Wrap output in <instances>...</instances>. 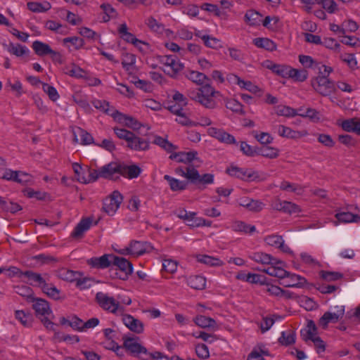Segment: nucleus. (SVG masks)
I'll use <instances>...</instances> for the list:
<instances>
[{
  "label": "nucleus",
  "instance_id": "c756f323",
  "mask_svg": "<svg viewBox=\"0 0 360 360\" xmlns=\"http://www.w3.org/2000/svg\"><path fill=\"white\" fill-rule=\"evenodd\" d=\"M41 289L44 293L54 300H60L62 298L60 290L51 283L46 281Z\"/></svg>",
  "mask_w": 360,
  "mask_h": 360
},
{
  "label": "nucleus",
  "instance_id": "f3484780",
  "mask_svg": "<svg viewBox=\"0 0 360 360\" xmlns=\"http://www.w3.org/2000/svg\"><path fill=\"white\" fill-rule=\"evenodd\" d=\"M100 169L101 178L115 180L117 176L115 177V175L120 174V163L112 162L100 167Z\"/></svg>",
  "mask_w": 360,
  "mask_h": 360
},
{
  "label": "nucleus",
  "instance_id": "c85d7f7f",
  "mask_svg": "<svg viewBox=\"0 0 360 360\" xmlns=\"http://www.w3.org/2000/svg\"><path fill=\"white\" fill-rule=\"evenodd\" d=\"M23 276L29 279L30 285H37L39 288H41L46 281V279L40 274L34 272L32 271H24Z\"/></svg>",
  "mask_w": 360,
  "mask_h": 360
},
{
  "label": "nucleus",
  "instance_id": "4468645a",
  "mask_svg": "<svg viewBox=\"0 0 360 360\" xmlns=\"http://www.w3.org/2000/svg\"><path fill=\"white\" fill-rule=\"evenodd\" d=\"M306 283L307 280L304 277L288 271V275L280 282V284L285 288H302Z\"/></svg>",
  "mask_w": 360,
  "mask_h": 360
},
{
  "label": "nucleus",
  "instance_id": "5701e85b",
  "mask_svg": "<svg viewBox=\"0 0 360 360\" xmlns=\"http://www.w3.org/2000/svg\"><path fill=\"white\" fill-rule=\"evenodd\" d=\"M317 330L314 321L308 320L306 327L300 330V335L304 341L307 342L311 339L318 337Z\"/></svg>",
  "mask_w": 360,
  "mask_h": 360
},
{
  "label": "nucleus",
  "instance_id": "052dcab7",
  "mask_svg": "<svg viewBox=\"0 0 360 360\" xmlns=\"http://www.w3.org/2000/svg\"><path fill=\"white\" fill-rule=\"evenodd\" d=\"M320 276L323 280L327 281H338L342 278V274L336 271H321Z\"/></svg>",
  "mask_w": 360,
  "mask_h": 360
},
{
  "label": "nucleus",
  "instance_id": "79ce46f5",
  "mask_svg": "<svg viewBox=\"0 0 360 360\" xmlns=\"http://www.w3.org/2000/svg\"><path fill=\"white\" fill-rule=\"evenodd\" d=\"M184 74L186 77L199 85L202 84L205 80L207 79L205 74L194 70H188Z\"/></svg>",
  "mask_w": 360,
  "mask_h": 360
},
{
  "label": "nucleus",
  "instance_id": "0eeeda50",
  "mask_svg": "<svg viewBox=\"0 0 360 360\" xmlns=\"http://www.w3.org/2000/svg\"><path fill=\"white\" fill-rule=\"evenodd\" d=\"M124 345L127 350L136 355L142 354L152 359H158L164 357L163 354L160 352L148 353L147 349L138 343L134 338L126 339L124 342Z\"/></svg>",
  "mask_w": 360,
  "mask_h": 360
},
{
  "label": "nucleus",
  "instance_id": "9b49d317",
  "mask_svg": "<svg viewBox=\"0 0 360 360\" xmlns=\"http://www.w3.org/2000/svg\"><path fill=\"white\" fill-rule=\"evenodd\" d=\"M34 301H30V302L33 303L32 308L35 311L37 317L41 319V317L49 316L52 314L49 303L46 300L36 297H34Z\"/></svg>",
  "mask_w": 360,
  "mask_h": 360
},
{
  "label": "nucleus",
  "instance_id": "473e14b6",
  "mask_svg": "<svg viewBox=\"0 0 360 360\" xmlns=\"http://www.w3.org/2000/svg\"><path fill=\"white\" fill-rule=\"evenodd\" d=\"M341 127L343 130L347 132H354L358 135H360V122L356 119L352 118L344 120Z\"/></svg>",
  "mask_w": 360,
  "mask_h": 360
},
{
  "label": "nucleus",
  "instance_id": "a878e982",
  "mask_svg": "<svg viewBox=\"0 0 360 360\" xmlns=\"http://www.w3.org/2000/svg\"><path fill=\"white\" fill-rule=\"evenodd\" d=\"M91 223L92 220L90 218L82 219L74 229L71 236L75 238H82L84 233L90 229Z\"/></svg>",
  "mask_w": 360,
  "mask_h": 360
},
{
  "label": "nucleus",
  "instance_id": "58836bf2",
  "mask_svg": "<svg viewBox=\"0 0 360 360\" xmlns=\"http://www.w3.org/2000/svg\"><path fill=\"white\" fill-rule=\"evenodd\" d=\"M233 231L236 232H243L245 233H252L256 231L255 226L247 224L241 221H236L231 225Z\"/></svg>",
  "mask_w": 360,
  "mask_h": 360
},
{
  "label": "nucleus",
  "instance_id": "c03bdc74",
  "mask_svg": "<svg viewBox=\"0 0 360 360\" xmlns=\"http://www.w3.org/2000/svg\"><path fill=\"white\" fill-rule=\"evenodd\" d=\"M15 316L24 326L30 327L32 326L33 318L30 313H26L23 310H17L15 312Z\"/></svg>",
  "mask_w": 360,
  "mask_h": 360
},
{
  "label": "nucleus",
  "instance_id": "a211bd4d",
  "mask_svg": "<svg viewBox=\"0 0 360 360\" xmlns=\"http://www.w3.org/2000/svg\"><path fill=\"white\" fill-rule=\"evenodd\" d=\"M111 116L117 121L123 122L126 127L131 128L134 130L140 129L141 126V124L134 117L127 116L115 110L113 111V113L111 114Z\"/></svg>",
  "mask_w": 360,
  "mask_h": 360
},
{
  "label": "nucleus",
  "instance_id": "13d9d810",
  "mask_svg": "<svg viewBox=\"0 0 360 360\" xmlns=\"http://www.w3.org/2000/svg\"><path fill=\"white\" fill-rule=\"evenodd\" d=\"M146 24L152 31L160 34L162 33L165 30L164 25L162 23L158 22L153 17H150L147 19Z\"/></svg>",
  "mask_w": 360,
  "mask_h": 360
},
{
  "label": "nucleus",
  "instance_id": "6e6d98bb",
  "mask_svg": "<svg viewBox=\"0 0 360 360\" xmlns=\"http://www.w3.org/2000/svg\"><path fill=\"white\" fill-rule=\"evenodd\" d=\"M257 155H260L265 158L274 159L278 156V150L272 147H263L257 150Z\"/></svg>",
  "mask_w": 360,
  "mask_h": 360
},
{
  "label": "nucleus",
  "instance_id": "aec40b11",
  "mask_svg": "<svg viewBox=\"0 0 360 360\" xmlns=\"http://www.w3.org/2000/svg\"><path fill=\"white\" fill-rule=\"evenodd\" d=\"M124 324L132 332L140 334L143 331V323L129 314H123Z\"/></svg>",
  "mask_w": 360,
  "mask_h": 360
},
{
  "label": "nucleus",
  "instance_id": "69168bd1",
  "mask_svg": "<svg viewBox=\"0 0 360 360\" xmlns=\"http://www.w3.org/2000/svg\"><path fill=\"white\" fill-rule=\"evenodd\" d=\"M240 150L244 155L250 157H253L257 153V150L255 148L244 141L240 142Z\"/></svg>",
  "mask_w": 360,
  "mask_h": 360
},
{
  "label": "nucleus",
  "instance_id": "680f3d73",
  "mask_svg": "<svg viewBox=\"0 0 360 360\" xmlns=\"http://www.w3.org/2000/svg\"><path fill=\"white\" fill-rule=\"evenodd\" d=\"M299 61L305 68L314 69L316 66H319V62L315 61L312 57L309 56L300 55L299 56Z\"/></svg>",
  "mask_w": 360,
  "mask_h": 360
},
{
  "label": "nucleus",
  "instance_id": "37998d69",
  "mask_svg": "<svg viewBox=\"0 0 360 360\" xmlns=\"http://www.w3.org/2000/svg\"><path fill=\"white\" fill-rule=\"evenodd\" d=\"M335 217L338 221L341 223L356 222L358 219H360L359 215L354 214L349 212H337Z\"/></svg>",
  "mask_w": 360,
  "mask_h": 360
},
{
  "label": "nucleus",
  "instance_id": "7c9ffc66",
  "mask_svg": "<svg viewBox=\"0 0 360 360\" xmlns=\"http://www.w3.org/2000/svg\"><path fill=\"white\" fill-rule=\"evenodd\" d=\"M187 284L195 290H203L206 286V278L202 276H191L187 278Z\"/></svg>",
  "mask_w": 360,
  "mask_h": 360
},
{
  "label": "nucleus",
  "instance_id": "9d476101",
  "mask_svg": "<svg viewBox=\"0 0 360 360\" xmlns=\"http://www.w3.org/2000/svg\"><path fill=\"white\" fill-rule=\"evenodd\" d=\"M151 249L152 246L148 242L132 240L125 250L129 255L139 256L148 252Z\"/></svg>",
  "mask_w": 360,
  "mask_h": 360
},
{
  "label": "nucleus",
  "instance_id": "4d7b16f0",
  "mask_svg": "<svg viewBox=\"0 0 360 360\" xmlns=\"http://www.w3.org/2000/svg\"><path fill=\"white\" fill-rule=\"evenodd\" d=\"M42 89L52 101H56L59 98V94L54 86L47 83H42Z\"/></svg>",
  "mask_w": 360,
  "mask_h": 360
},
{
  "label": "nucleus",
  "instance_id": "bb28decb",
  "mask_svg": "<svg viewBox=\"0 0 360 360\" xmlns=\"http://www.w3.org/2000/svg\"><path fill=\"white\" fill-rule=\"evenodd\" d=\"M3 46L8 52L17 57H21L30 53V50L27 47L20 44H13L10 42L8 44H4Z\"/></svg>",
  "mask_w": 360,
  "mask_h": 360
},
{
  "label": "nucleus",
  "instance_id": "3c124183",
  "mask_svg": "<svg viewBox=\"0 0 360 360\" xmlns=\"http://www.w3.org/2000/svg\"><path fill=\"white\" fill-rule=\"evenodd\" d=\"M295 341V334L292 330L283 331L280 338H278V342L285 346L290 345L294 343Z\"/></svg>",
  "mask_w": 360,
  "mask_h": 360
},
{
  "label": "nucleus",
  "instance_id": "7ed1b4c3",
  "mask_svg": "<svg viewBox=\"0 0 360 360\" xmlns=\"http://www.w3.org/2000/svg\"><path fill=\"white\" fill-rule=\"evenodd\" d=\"M96 302L104 311L113 314H122L124 308L120 304V300L103 292H98L95 297Z\"/></svg>",
  "mask_w": 360,
  "mask_h": 360
},
{
  "label": "nucleus",
  "instance_id": "20e7f679",
  "mask_svg": "<svg viewBox=\"0 0 360 360\" xmlns=\"http://www.w3.org/2000/svg\"><path fill=\"white\" fill-rule=\"evenodd\" d=\"M158 60L163 65L164 72L172 77H175L184 68L176 56H160Z\"/></svg>",
  "mask_w": 360,
  "mask_h": 360
},
{
  "label": "nucleus",
  "instance_id": "412c9836",
  "mask_svg": "<svg viewBox=\"0 0 360 360\" xmlns=\"http://www.w3.org/2000/svg\"><path fill=\"white\" fill-rule=\"evenodd\" d=\"M278 133L281 136L292 139H297L308 134L306 130L295 131L284 125L278 126Z\"/></svg>",
  "mask_w": 360,
  "mask_h": 360
},
{
  "label": "nucleus",
  "instance_id": "393cba45",
  "mask_svg": "<svg viewBox=\"0 0 360 360\" xmlns=\"http://www.w3.org/2000/svg\"><path fill=\"white\" fill-rule=\"evenodd\" d=\"M198 153L195 150L189 152H179L170 155L169 158L177 162L190 163L197 158Z\"/></svg>",
  "mask_w": 360,
  "mask_h": 360
},
{
  "label": "nucleus",
  "instance_id": "603ef678",
  "mask_svg": "<svg viewBox=\"0 0 360 360\" xmlns=\"http://www.w3.org/2000/svg\"><path fill=\"white\" fill-rule=\"evenodd\" d=\"M153 143L159 146L168 153L172 152L174 150L176 149V146H175L172 143L169 142L167 139H163L161 136H155Z\"/></svg>",
  "mask_w": 360,
  "mask_h": 360
},
{
  "label": "nucleus",
  "instance_id": "bf43d9fd",
  "mask_svg": "<svg viewBox=\"0 0 360 360\" xmlns=\"http://www.w3.org/2000/svg\"><path fill=\"white\" fill-rule=\"evenodd\" d=\"M226 107L234 112L241 115L245 114V112L243 110V105L235 99L229 100L226 103Z\"/></svg>",
  "mask_w": 360,
  "mask_h": 360
},
{
  "label": "nucleus",
  "instance_id": "6e6552de",
  "mask_svg": "<svg viewBox=\"0 0 360 360\" xmlns=\"http://www.w3.org/2000/svg\"><path fill=\"white\" fill-rule=\"evenodd\" d=\"M123 200L122 195L118 191H114L103 200V210L108 215H113Z\"/></svg>",
  "mask_w": 360,
  "mask_h": 360
},
{
  "label": "nucleus",
  "instance_id": "f257e3e1",
  "mask_svg": "<svg viewBox=\"0 0 360 360\" xmlns=\"http://www.w3.org/2000/svg\"><path fill=\"white\" fill-rule=\"evenodd\" d=\"M221 94L209 84L202 85L200 88L188 90V96L207 109H214L217 106L216 98Z\"/></svg>",
  "mask_w": 360,
  "mask_h": 360
},
{
  "label": "nucleus",
  "instance_id": "49530a36",
  "mask_svg": "<svg viewBox=\"0 0 360 360\" xmlns=\"http://www.w3.org/2000/svg\"><path fill=\"white\" fill-rule=\"evenodd\" d=\"M15 292L18 295L26 298L27 302L34 301L32 289L27 285H18L15 287Z\"/></svg>",
  "mask_w": 360,
  "mask_h": 360
},
{
  "label": "nucleus",
  "instance_id": "8fccbe9b",
  "mask_svg": "<svg viewBox=\"0 0 360 360\" xmlns=\"http://www.w3.org/2000/svg\"><path fill=\"white\" fill-rule=\"evenodd\" d=\"M75 134H77L79 136L80 143L83 145H89L94 143L93 136L86 131L82 129L80 127L77 128V131L75 132ZM75 139L77 141V135H75Z\"/></svg>",
  "mask_w": 360,
  "mask_h": 360
},
{
  "label": "nucleus",
  "instance_id": "f03ea898",
  "mask_svg": "<svg viewBox=\"0 0 360 360\" xmlns=\"http://www.w3.org/2000/svg\"><path fill=\"white\" fill-rule=\"evenodd\" d=\"M176 174L186 178L191 184L196 185L198 188L214 183V176L212 174H204L200 175L198 171L193 166L185 168L179 167L175 169Z\"/></svg>",
  "mask_w": 360,
  "mask_h": 360
},
{
  "label": "nucleus",
  "instance_id": "f704fd0d",
  "mask_svg": "<svg viewBox=\"0 0 360 360\" xmlns=\"http://www.w3.org/2000/svg\"><path fill=\"white\" fill-rule=\"evenodd\" d=\"M195 323L203 328H216L217 323L214 319L207 317L203 315H198L194 319Z\"/></svg>",
  "mask_w": 360,
  "mask_h": 360
},
{
  "label": "nucleus",
  "instance_id": "4c0bfd02",
  "mask_svg": "<svg viewBox=\"0 0 360 360\" xmlns=\"http://www.w3.org/2000/svg\"><path fill=\"white\" fill-rule=\"evenodd\" d=\"M339 321L338 314L335 315L333 312L326 311L320 318L319 321V325L323 329L328 328L330 323H337Z\"/></svg>",
  "mask_w": 360,
  "mask_h": 360
},
{
  "label": "nucleus",
  "instance_id": "39448f33",
  "mask_svg": "<svg viewBox=\"0 0 360 360\" xmlns=\"http://www.w3.org/2000/svg\"><path fill=\"white\" fill-rule=\"evenodd\" d=\"M311 84L312 88L323 96H328L335 90L334 82L325 77L313 78Z\"/></svg>",
  "mask_w": 360,
  "mask_h": 360
},
{
  "label": "nucleus",
  "instance_id": "ea45409f",
  "mask_svg": "<svg viewBox=\"0 0 360 360\" xmlns=\"http://www.w3.org/2000/svg\"><path fill=\"white\" fill-rule=\"evenodd\" d=\"M75 285L79 290H86L90 288L94 284V280L90 277L83 276V274L79 271V276H77Z\"/></svg>",
  "mask_w": 360,
  "mask_h": 360
},
{
  "label": "nucleus",
  "instance_id": "cd10ccee",
  "mask_svg": "<svg viewBox=\"0 0 360 360\" xmlns=\"http://www.w3.org/2000/svg\"><path fill=\"white\" fill-rule=\"evenodd\" d=\"M253 44L257 48L265 49L268 51H274L276 49V44L269 38L258 37L253 39Z\"/></svg>",
  "mask_w": 360,
  "mask_h": 360
},
{
  "label": "nucleus",
  "instance_id": "09e8293b",
  "mask_svg": "<svg viewBox=\"0 0 360 360\" xmlns=\"http://www.w3.org/2000/svg\"><path fill=\"white\" fill-rule=\"evenodd\" d=\"M276 113L279 116L292 117L297 115V110L291 107L279 105L275 108Z\"/></svg>",
  "mask_w": 360,
  "mask_h": 360
},
{
  "label": "nucleus",
  "instance_id": "4be33fe9",
  "mask_svg": "<svg viewBox=\"0 0 360 360\" xmlns=\"http://www.w3.org/2000/svg\"><path fill=\"white\" fill-rule=\"evenodd\" d=\"M253 261L262 264H279L283 262L273 257L271 255L264 252H255L250 256Z\"/></svg>",
  "mask_w": 360,
  "mask_h": 360
},
{
  "label": "nucleus",
  "instance_id": "de8ad7c7",
  "mask_svg": "<svg viewBox=\"0 0 360 360\" xmlns=\"http://www.w3.org/2000/svg\"><path fill=\"white\" fill-rule=\"evenodd\" d=\"M267 68L276 75L284 78H287L288 77V72L290 67L271 63V65H268Z\"/></svg>",
  "mask_w": 360,
  "mask_h": 360
},
{
  "label": "nucleus",
  "instance_id": "c9c22d12",
  "mask_svg": "<svg viewBox=\"0 0 360 360\" xmlns=\"http://www.w3.org/2000/svg\"><path fill=\"white\" fill-rule=\"evenodd\" d=\"M57 276L62 280L74 283L77 279V276H79V271L70 270L65 268H62L58 270Z\"/></svg>",
  "mask_w": 360,
  "mask_h": 360
},
{
  "label": "nucleus",
  "instance_id": "6ab92c4d",
  "mask_svg": "<svg viewBox=\"0 0 360 360\" xmlns=\"http://www.w3.org/2000/svg\"><path fill=\"white\" fill-rule=\"evenodd\" d=\"M112 257H114V255H103L99 257H92L88 260L87 263L91 267L96 269H105L109 266L112 267Z\"/></svg>",
  "mask_w": 360,
  "mask_h": 360
},
{
  "label": "nucleus",
  "instance_id": "2f4dec72",
  "mask_svg": "<svg viewBox=\"0 0 360 360\" xmlns=\"http://www.w3.org/2000/svg\"><path fill=\"white\" fill-rule=\"evenodd\" d=\"M195 36L200 38L207 47L211 49H217L221 47L220 40L214 37L207 34H202L200 31L195 32Z\"/></svg>",
  "mask_w": 360,
  "mask_h": 360
},
{
  "label": "nucleus",
  "instance_id": "2eb2a0df",
  "mask_svg": "<svg viewBox=\"0 0 360 360\" xmlns=\"http://www.w3.org/2000/svg\"><path fill=\"white\" fill-rule=\"evenodd\" d=\"M127 147L136 151H145L149 149L150 141L148 139L136 136L134 133L127 141Z\"/></svg>",
  "mask_w": 360,
  "mask_h": 360
},
{
  "label": "nucleus",
  "instance_id": "e2e57ef3",
  "mask_svg": "<svg viewBox=\"0 0 360 360\" xmlns=\"http://www.w3.org/2000/svg\"><path fill=\"white\" fill-rule=\"evenodd\" d=\"M92 105L96 109L101 110L105 113L110 115L113 113V110H110L109 109V103L105 101L102 100H94L92 101Z\"/></svg>",
  "mask_w": 360,
  "mask_h": 360
},
{
  "label": "nucleus",
  "instance_id": "a18cd8bd",
  "mask_svg": "<svg viewBox=\"0 0 360 360\" xmlns=\"http://www.w3.org/2000/svg\"><path fill=\"white\" fill-rule=\"evenodd\" d=\"M288 78H292L296 82H304L308 77V72L306 70H298L290 68L288 72Z\"/></svg>",
  "mask_w": 360,
  "mask_h": 360
},
{
  "label": "nucleus",
  "instance_id": "1a4fd4ad",
  "mask_svg": "<svg viewBox=\"0 0 360 360\" xmlns=\"http://www.w3.org/2000/svg\"><path fill=\"white\" fill-rule=\"evenodd\" d=\"M226 172L231 176L245 181H254L259 178L258 173L252 169L242 168L231 165L226 169Z\"/></svg>",
  "mask_w": 360,
  "mask_h": 360
},
{
  "label": "nucleus",
  "instance_id": "a19ab883",
  "mask_svg": "<svg viewBox=\"0 0 360 360\" xmlns=\"http://www.w3.org/2000/svg\"><path fill=\"white\" fill-rule=\"evenodd\" d=\"M197 261L210 266H219L223 264V262L219 258L207 255H198Z\"/></svg>",
  "mask_w": 360,
  "mask_h": 360
},
{
  "label": "nucleus",
  "instance_id": "dca6fc26",
  "mask_svg": "<svg viewBox=\"0 0 360 360\" xmlns=\"http://www.w3.org/2000/svg\"><path fill=\"white\" fill-rule=\"evenodd\" d=\"M32 47L35 53L39 56L51 55L53 58L60 56V53L51 49L49 44L40 41H34Z\"/></svg>",
  "mask_w": 360,
  "mask_h": 360
},
{
  "label": "nucleus",
  "instance_id": "864d4df0",
  "mask_svg": "<svg viewBox=\"0 0 360 360\" xmlns=\"http://www.w3.org/2000/svg\"><path fill=\"white\" fill-rule=\"evenodd\" d=\"M27 6L29 10L34 13L44 12L48 11L51 8L50 4L47 2L44 4H41L39 2L32 1L28 2Z\"/></svg>",
  "mask_w": 360,
  "mask_h": 360
},
{
  "label": "nucleus",
  "instance_id": "774afa93",
  "mask_svg": "<svg viewBox=\"0 0 360 360\" xmlns=\"http://www.w3.org/2000/svg\"><path fill=\"white\" fill-rule=\"evenodd\" d=\"M195 353L199 358L202 359H206L210 356L208 347L205 344H198L196 345Z\"/></svg>",
  "mask_w": 360,
  "mask_h": 360
},
{
  "label": "nucleus",
  "instance_id": "5fc2aeb1",
  "mask_svg": "<svg viewBox=\"0 0 360 360\" xmlns=\"http://www.w3.org/2000/svg\"><path fill=\"white\" fill-rule=\"evenodd\" d=\"M65 73L76 78H83L85 75L84 70L75 64H72L70 66H67L65 68Z\"/></svg>",
  "mask_w": 360,
  "mask_h": 360
},
{
  "label": "nucleus",
  "instance_id": "423d86ee",
  "mask_svg": "<svg viewBox=\"0 0 360 360\" xmlns=\"http://www.w3.org/2000/svg\"><path fill=\"white\" fill-rule=\"evenodd\" d=\"M112 264L111 269L120 270V273H116L117 276L122 280H126L133 272V265L127 259L114 255L112 257Z\"/></svg>",
  "mask_w": 360,
  "mask_h": 360
},
{
  "label": "nucleus",
  "instance_id": "e433bc0d",
  "mask_svg": "<svg viewBox=\"0 0 360 360\" xmlns=\"http://www.w3.org/2000/svg\"><path fill=\"white\" fill-rule=\"evenodd\" d=\"M164 179L168 181L170 188L173 191H184L187 187L186 182L173 178L169 175H165Z\"/></svg>",
  "mask_w": 360,
  "mask_h": 360
},
{
  "label": "nucleus",
  "instance_id": "b1692460",
  "mask_svg": "<svg viewBox=\"0 0 360 360\" xmlns=\"http://www.w3.org/2000/svg\"><path fill=\"white\" fill-rule=\"evenodd\" d=\"M141 172V169L136 165H127L120 163V174L124 177L134 179L138 177Z\"/></svg>",
  "mask_w": 360,
  "mask_h": 360
},
{
  "label": "nucleus",
  "instance_id": "f8f14e48",
  "mask_svg": "<svg viewBox=\"0 0 360 360\" xmlns=\"http://www.w3.org/2000/svg\"><path fill=\"white\" fill-rule=\"evenodd\" d=\"M227 80L232 84L238 85L241 89H245L251 93L257 94L261 91L260 89L250 81H245L238 75L230 74L227 75Z\"/></svg>",
  "mask_w": 360,
  "mask_h": 360
},
{
  "label": "nucleus",
  "instance_id": "338daca9",
  "mask_svg": "<svg viewBox=\"0 0 360 360\" xmlns=\"http://www.w3.org/2000/svg\"><path fill=\"white\" fill-rule=\"evenodd\" d=\"M300 211V210L298 205H297L296 204L289 202V201H285V200L283 201V207H282L281 212H283L285 213L292 214V213H297Z\"/></svg>",
  "mask_w": 360,
  "mask_h": 360
},
{
  "label": "nucleus",
  "instance_id": "72a5a7b5",
  "mask_svg": "<svg viewBox=\"0 0 360 360\" xmlns=\"http://www.w3.org/2000/svg\"><path fill=\"white\" fill-rule=\"evenodd\" d=\"M262 15L257 11L248 10L244 16V20L250 26L254 27L260 25Z\"/></svg>",
  "mask_w": 360,
  "mask_h": 360
},
{
  "label": "nucleus",
  "instance_id": "ddd939ff",
  "mask_svg": "<svg viewBox=\"0 0 360 360\" xmlns=\"http://www.w3.org/2000/svg\"><path fill=\"white\" fill-rule=\"evenodd\" d=\"M265 243L271 246L275 247L279 249L281 251L285 253L292 255V251L290 248L285 244L284 240L282 236L278 235H269L264 238Z\"/></svg>",
  "mask_w": 360,
  "mask_h": 360
},
{
  "label": "nucleus",
  "instance_id": "0e129e2a",
  "mask_svg": "<svg viewBox=\"0 0 360 360\" xmlns=\"http://www.w3.org/2000/svg\"><path fill=\"white\" fill-rule=\"evenodd\" d=\"M136 63V56L131 53H126L124 56V58L122 61V67L127 71H129L131 68Z\"/></svg>",
  "mask_w": 360,
  "mask_h": 360
}]
</instances>
